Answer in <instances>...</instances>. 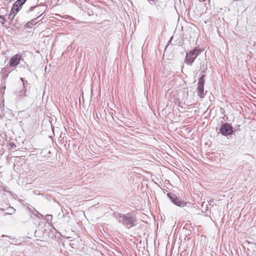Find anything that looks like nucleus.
Segmentation results:
<instances>
[{
	"instance_id": "f257e3e1",
	"label": "nucleus",
	"mask_w": 256,
	"mask_h": 256,
	"mask_svg": "<svg viewBox=\"0 0 256 256\" xmlns=\"http://www.w3.org/2000/svg\"><path fill=\"white\" fill-rule=\"evenodd\" d=\"M118 221L128 228L135 225L136 216L133 213H128L126 214H118Z\"/></svg>"
},
{
	"instance_id": "f03ea898",
	"label": "nucleus",
	"mask_w": 256,
	"mask_h": 256,
	"mask_svg": "<svg viewBox=\"0 0 256 256\" xmlns=\"http://www.w3.org/2000/svg\"><path fill=\"white\" fill-rule=\"evenodd\" d=\"M219 130L222 136H230L234 132L233 126L230 124L228 122L222 124Z\"/></svg>"
},
{
	"instance_id": "7ed1b4c3",
	"label": "nucleus",
	"mask_w": 256,
	"mask_h": 256,
	"mask_svg": "<svg viewBox=\"0 0 256 256\" xmlns=\"http://www.w3.org/2000/svg\"><path fill=\"white\" fill-rule=\"evenodd\" d=\"M171 202L175 205L180 207H184L186 204V202L179 199L178 196L172 192L167 194Z\"/></svg>"
},
{
	"instance_id": "20e7f679",
	"label": "nucleus",
	"mask_w": 256,
	"mask_h": 256,
	"mask_svg": "<svg viewBox=\"0 0 256 256\" xmlns=\"http://www.w3.org/2000/svg\"><path fill=\"white\" fill-rule=\"evenodd\" d=\"M22 60V56L19 54H16L13 56L10 61V65L11 67H14L20 63V61Z\"/></svg>"
},
{
	"instance_id": "39448f33",
	"label": "nucleus",
	"mask_w": 256,
	"mask_h": 256,
	"mask_svg": "<svg viewBox=\"0 0 256 256\" xmlns=\"http://www.w3.org/2000/svg\"><path fill=\"white\" fill-rule=\"evenodd\" d=\"M150 4L155 6L158 9L162 8L164 6L163 2L160 0H148Z\"/></svg>"
},
{
	"instance_id": "423d86ee",
	"label": "nucleus",
	"mask_w": 256,
	"mask_h": 256,
	"mask_svg": "<svg viewBox=\"0 0 256 256\" xmlns=\"http://www.w3.org/2000/svg\"><path fill=\"white\" fill-rule=\"evenodd\" d=\"M196 58L194 56L191 55L190 53L188 52L186 54L185 61L187 64L191 66Z\"/></svg>"
},
{
	"instance_id": "0eeeda50",
	"label": "nucleus",
	"mask_w": 256,
	"mask_h": 256,
	"mask_svg": "<svg viewBox=\"0 0 256 256\" xmlns=\"http://www.w3.org/2000/svg\"><path fill=\"white\" fill-rule=\"evenodd\" d=\"M42 14H42H40V16H38L37 18H33L32 20H30L28 22H27V24H26L27 26L31 28L32 26L36 24L38 22H39V21H37L38 18H40Z\"/></svg>"
},
{
	"instance_id": "6e6552de",
	"label": "nucleus",
	"mask_w": 256,
	"mask_h": 256,
	"mask_svg": "<svg viewBox=\"0 0 256 256\" xmlns=\"http://www.w3.org/2000/svg\"><path fill=\"white\" fill-rule=\"evenodd\" d=\"M204 77H205V74H202L200 77L199 78L198 82V88H201V87L204 86Z\"/></svg>"
},
{
	"instance_id": "1a4fd4ad",
	"label": "nucleus",
	"mask_w": 256,
	"mask_h": 256,
	"mask_svg": "<svg viewBox=\"0 0 256 256\" xmlns=\"http://www.w3.org/2000/svg\"><path fill=\"white\" fill-rule=\"evenodd\" d=\"M202 50L200 49L195 48L194 50H190L189 52L196 58L200 53Z\"/></svg>"
},
{
	"instance_id": "9d476101",
	"label": "nucleus",
	"mask_w": 256,
	"mask_h": 256,
	"mask_svg": "<svg viewBox=\"0 0 256 256\" xmlns=\"http://www.w3.org/2000/svg\"><path fill=\"white\" fill-rule=\"evenodd\" d=\"M22 5L17 0L13 4L12 8L16 10L18 12L22 8Z\"/></svg>"
},
{
	"instance_id": "9b49d317",
	"label": "nucleus",
	"mask_w": 256,
	"mask_h": 256,
	"mask_svg": "<svg viewBox=\"0 0 256 256\" xmlns=\"http://www.w3.org/2000/svg\"><path fill=\"white\" fill-rule=\"evenodd\" d=\"M197 90H198V96L200 98H202L204 96L205 94L204 93V87L197 88Z\"/></svg>"
},
{
	"instance_id": "f8f14e48",
	"label": "nucleus",
	"mask_w": 256,
	"mask_h": 256,
	"mask_svg": "<svg viewBox=\"0 0 256 256\" xmlns=\"http://www.w3.org/2000/svg\"><path fill=\"white\" fill-rule=\"evenodd\" d=\"M6 214H12L15 212V209L12 207H10L6 210Z\"/></svg>"
},
{
	"instance_id": "ddd939ff",
	"label": "nucleus",
	"mask_w": 256,
	"mask_h": 256,
	"mask_svg": "<svg viewBox=\"0 0 256 256\" xmlns=\"http://www.w3.org/2000/svg\"><path fill=\"white\" fill-rule=\"evenodd\" d=\"M52 216L51 214H46L45 217V220L48 223L52 222Z\"/></svg>"
},
{
	"instance_id": "4468645a",
	"label": "nucleus",
	"mask_w": 256,
	"mask_h": 256,
	"mask_svg": "<svg viewBox=\"0 0 256 256\" xmlns=\"http://www.w3.org/2000/svg\"><path fill=\"white\" fill-rule=\"evenodd\" d=\"M34 215L37 216L38 218H42L44 216L42 214H40L37 210L35 209L34 210V211L32 212Z\"/></svg>"
},
{
	"instance_id": "2eb2a0df",
	"label": "nucleus",
	"mask_w": 256,
	"mask_h": 256,
	"mask_svg": "<svg viewBox=\"0 0 256 256\" xmlns=\"http://www.w3.org/2000/svg\"><path fill=\"white\" fill-rule=\"evenodd\" d=\"M16 10L12 8L10 13L12 14L15 16L16 14V13L18 12H16Z\"/></svg>"
},
{
	"instance_id": "dca6fc26",
	"label": "nucleus",
	"mask_w": 256,
	"mask_h": 256,
	"mask_svg": "<svg viewBox=\"0 0 256 256\" xmlns=\"http://www.w3.org/2000/svg\"><path fill=\"white\" fill-rule=\"evenodd\" d=\"M0 18L2 20V24H4V23L5 22H6V18H4V16H1L0 15Z\"/></svg>"
},
{
	"instance_id": "f3484780",
	"label": "nucleus",
	"mask_w": 256,
	"mask_h": 256,
	"mask_svg": "<svg viewBox=\"0 0 256 256\" xmlns=\"http://www.w3.org/2000/svg\"><path fill=\"white\" fill-rule=\"evenodd\" d=\"M36 7H37V6H31V7L30 8V9H29L28 11V12H30L33 11L35 8H36Z\"/></svg>"
},
{
	"instance_id": "a211bd4d",
	"label": "nucleus",
	"mask_w": 256,
	"mask_h": 256,
	"mask_svg": "<svg viewBox=\"0 0 256 256\" xmlns=\"http://www.w3.org/2000/svg\"><path fill=\"white\" fill-rule=\"evenodd\" d=\"M14 15H12V14L11 13H10V14H9V16H8V18L10 20H12L14 18Z\"/></svg>"
},
{
	"instance_id": "6ab92c4d",
	"label": "nucleus",
	"mask_w": 256,
	"mask_h": 256,
	"mask_svg": "<svg viewBox=\"0 0 256 256\" xmlns=\"http://www.w3.org/2000/svg\"><path fill=\"white\" fill-rule=\"evenodd\" d=\"M22 5H23L26 0H18Z\"/></svg>"
},
{
	"instance_id": "aec40b11",
	"label": "nucleus",
	"mask_w": 256,
	"mask_h": 256,
	"mask_svg": "<svg viewBox=\"0 0 256 256\" xmlns=\"http://www.w3.org/2000/svg\"><path fill=\"white\" fill-rule=\"evenodd\" d=\"M12 148H13V147H14V148H15V147H16V145H15V144H12Z\"/></svg>"
},
{
	"instance_id": "412c9836",
	"label": "nucleus",
	"mask_w": 256,
	"mask_h": 256,
	"mask_svg": "<svg viewBox=\"0 0 256 256\" xmlns=\"http://www.w3.org/2000/svg\"><path fill=\"white\" fill-rule=\"evenodd\" d=\"M202 73H204V70H202V72H201V73H202Z\"/></svg>"
},
{
	"instance_id": "4be33fe9",
	"label": "nucleus",
	"mask_w": 256,
	"mask_h": 256,
	"mask_svg": "<svg viewBox=\"0 0 256 256\" xmlns=\"http://www.w3.org/2000/svg\"><path fill=\"white\" fill-rule=\"evenodd\" d=\"M20 80H22V82H24V80L22 78H20Z\"/></svg>"
},
{
	"instance_id": "5701e85b",
	"label": "nucleus",
	"mask_w": 256,
	"mask_h": 256,
	"mask_svg": "<svg viewBox=\"0 0 256 256\" xmlns=\"http://www.w3.org/2000/svg\"><path fill=\"white\" fill-rule=\"evenodd\" d=\"M41 11H38V14H40V12Z\"/></svg>"
}]
</instances>
